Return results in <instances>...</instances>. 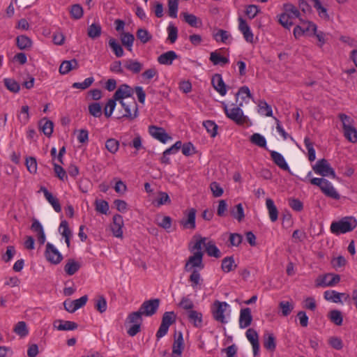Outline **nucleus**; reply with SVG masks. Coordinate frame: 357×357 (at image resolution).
Here are the masks:
<instances>
[{
    "mask_svg": "<svg viewBox=\"0 0 357 357\" xmlns=\"http://www.w3.org/2000/svg\"><path fill=\"white\" fill-rule=\"evenodd\" d=\"M312 172H309L305 178L302 181L306 182L309 180L310 183L313 185L318 186L321 191L327 197L333 198L334 199H339L340 196L339 193L333 186L332 183L324 178H311Z\"/></svg>",
    "mask_w": 357,
    "mask_h": 357,
    "instance_id": "1",
    "label": "nucleus"
},
{
    "mask_svg": "<svg viewBox=\"0 0 357 357\" xmlns=\"http://www.w3.org/2000/svg\"><path fill=\"white\" fill-rule=\"evenodd\" d=\"M204 238L197 239L192 247V250H196L193 255L190 256L185 263L184 269L185 271L189 272L198 268L202 270L204 268L203 256L204 252L202 251V243L204 241Z\"/></svg>",
    "mask_w": 357,
    "mask_h": 357,
    "instance_id": "2",
    "label": "nucleus"
},
{
    "mask_svg": "<svg viewBox=\"0 0 357 357\" xmlns=\"http://www.w3.org/2000/svg\"><path fill=\"white\" fill-rule=\"evenodd\" d=\"M357 225L356 220L353 217H345L331 225V231L335 234H345L352 231Z\"/></svg>",
    "mask_w": 357,
    "mask_h": 357,
    "instance_id": "3",
    "label": "nucleus"
},
{
    "mask_svg": "<svg viewBox=\"0 0 357 357\" xmlns=\"http://www.w3.org/2000/svg\"><path fill=\"white\" fill-rule=\"evenodd\" d=\"M223 105L226 116L233 121L236 124L243 126L247 122L248 117L244 115L243 110L241 109V107L243 105L242 102L240 103L238 106L231 109H229L227 105Z\"/></svg>",
    "mask_w": 357,
    "mask_h": 357,
    "instance_id": "4",
    "label": "nucleus"
},
{
    "mask_svg": "<svg viewBox=\"0 0 357 357\" xmlns=\"http://www.w3.org/2000/svg\"><path fill=\"white\" fill-rule=\"evenodd\" d=\"M142 316V313L138 310L130 313L127 317L126 323L132 324L127 331L130 336L133 337L140 332L141 325L143 321Z\"/></svg>",
    "mask_w": 357,
    "mask_h": 357,
    "instance_id": "5",
    "label": "nucleus"
},
{
    "mask_svg": "<svg viewBox=\"0 0 357 357\" xmlns=\"http://www.w3.org/2000/svg\"><path fill=\"white\" fill-rule=\"evenodd\" d=\"M312 169L315 174L322 177L330 176L332 178H336V174L326 159L322 158L317 161L312 166Z\"/></svg>",
    "mask_w": 357,
    "mask_h": 357,
    "instance_id": "6",
    "label": "nucleus"
},
{
    "mask_svg": "<svg viewBox=\"0 0 357 357\" xmlns=\"http://www.w3.org/2000/svg\"><path fill=\"white\" fill-rule=\"evenodd\" d=\"M228 306L229 305L226 302L215 301L211 306L213 318L221 324L227 323L225 312Z\"/></svg>",
    "mask_w": 357,
    "mask_h": 357,
    "instance_id": "7",
    "label": "nucleus"
},
{
    "mask_svg": "<svg viewBox=\"0 0 357 357\" xmlns=\"http://www.w3.org/2000/svg\"><path fill=\"white\" fill-rule=\"evenodd\" d=\"M160 305V299L154 298L144 301L139 308V311L142 315L151 317L158 310Z\"/></svg>",
    "mask_w": 357,
    "mask_h": 357,
    "instance_id": "8",
    "label": "nucleus"
},
{
    "mask_svg": "<svg viewBox=\"0 0 357 357\" xmlns=\"http://www.w3.org/2000/svg\"><path fill=\"white\" fill-rule=\"evenodd\" d=\"M45 257L46 259L53 264H59L63 257L59 250L50 243L46 244V249L45 251Z\"/></svg>",
    "mask_w": 357,
    "mask_h": 357,
    "instance_id": "9",
    "label": "nucleus"
},
{
    "mask_svg": "<svg viewBox=\"0 0 357 357\" xmlns=\"http://www.w3.org/2000/svg\"><path fill=\"white\" fill-rule=\"evenodd\" d=\"M88 296L84 295L78 299L73 301H66L63 303L64 308L66 311L73 313L79 308L86 305Z\"/></svg>",
    "mask_w": 357,
    "mask_h": 357,
    "instance_id": "10",
    "label": "nucleus"
},
{
    "mask_svg": "<svg viewBox=\"0 0 357 357\" xmlns=\"http://www.w3.org/2000/svg\"><path fill=\"white\" fill-rule=\"evenodd\" d=\"M199 238H204V241L202 243L205 248V251L209 257H213L215 258H220L221 257V252L218 248L215 245V243L212 240H208L206 237L199 236Z\"/></svg>",
    "mask_w": 357,
    "mask_h": 357,
    "instance_id": "11",
    "label": "nucleus"
},
{
    "mask_svg": "<svg viewBox=\"0 0 357 357\" xmlns=\"http://www.w3.org/2000/svg\"><path fill=\"white\" fill-rule=\"evenodd\" d=\"M149 132L153 137L162 143H165L167 141L172 139V137L166 132L165 130L161 127L150 126L149 127Z\"/></svg>",
    "mask_w": 357,
    "mask_h": 357,
    "instance_id": "12",
    "label": "nucleus"
},
{
    "mask_svg": "<svg viewBox=\"0 0 357 357\" xmlns=\"http://www.w3.org/2000/svg\"><path fill=\"white\" fill-rule=\"evenodd\" d=\"M184 349L183 337L181 332L175 333L174 341L172 345V357H182L181 354Z\"/></svg>",
    "mask_w": 357,
    "mask_h": 357,
    "instance_id": "13",
    "label": "nucleus"
},
{
    "mask_svg": "<svg viewBox=\"0 0 357 357\" xmlns=\"http://www.w3.org/2000/svg\"><path fill=\"white\" fill-rule=\"evenodd\" d=\"M246 337L250 341L252 346L253 354L255 356L259 354V335L256 331L253 328H249L247 330Z\"/></svg>",
    "mask_w": 357,
    "mask_h": 357,
    "instance_id": "14",
    "label": "nucleus"
},
{
    "mask_svg": "<svg viewBox=\"0 0 357 357\" xmlns=\"http://www.w3.org/2000/svg\"><path fill=\"white\" fill-rule=\"evenodd\" d=\"M123 226V217L119 214L114 215L113 216V222L111 225V229H112V234L114 236L118 237V238L122 237Z\"/></svg>",
    "mask_w": 357,
    "mask_h": 357,
    "instance_id": "15",
    "label": "nucleus"
},
{
    "mask_svg": "<svg viewBox=\"0 0 357 357\" xmlns=\"http://www.w3.org/2000/svg\"><path fill=\"white\" fill-rule=\"evenodd\" d=\"M187 218H183L180 221V224L185 229H195L196 227L195 218L196 210L193 208L189 209L186 214Z\"/></svg>",
    "mask_w": 357,
    "mask_h": 357,
    "instance_id": "16",
    "label": "nucleus"
},
{
    "mask_svg": "<svg viewBox=\"0 0 357 357\" xmlns=\"http://www.w3.org/2000/svg\"><path fill=\"white\" fill-rule=\"evenodd\" d=\"M252 321V316L251 310L249 307L241 309L239 316V327L241 328H245L248 327Z\"/></svg>",
    "mask_w": 357,
    "mask_h": 357,
    "instance_id": "17",
    "label": "nucleus"
},
{
    "mask_svg": "<svg viewBox=\"0 0 357 357\" xmlns=\"http://www.w3.org/2000/svg\"><path fill=\"white\" fill-rule=\"evenodd\" d=\"M133 89L129 85L123 84L119 86L113 96L117 100H121L126 98L131 97Z\"/></svg>",
    "mask_w": 357,
    "mask_h": 357,
    "instance_id": "18",
    "label": "nucleus"
},
{
    "mask_svg": "<svg viewBox=\"0 0 357 357\" xmlns=\"http://www.w3.org/2000/svg\"><path fill=\"white\" fill-rule=\"evenodd\" d=\"M211 84L213 88L221 95L227 93L226 85L220 74H215L211 79Z\"/></svg>",
    "mask_w": 357,
    "mask_h": 357,
    "instance_id": "19",
    "label": "nucleus"
},
{
    "mask_svg": "<svg viewBox=\"0 0 357 357\" xmlns=\"http://www.w3.org/2000/svg\"><path fill=\"white\" fill-rule=\"evenodd\" d=\"M238 29L240 31L243 33L245 40L247 42L252 43L253 42L254 35L250 26L247 24L246 21L242 17L238 18Z\"/></svg>",
    "mask_w": 357,
    "mask_h": 357,
    "instance_id": "20",
    "label": "nucleus"
},
{
    "mask_svg": "<svg viewBox=\"0 0 357 357\" xmlns=\"http://www.w3.org/2000/svg\"><path fill=\"white\" fill-rule=\"evenodd\" d=\"M31 229L37 234L38 241L40 245H43L45 242L46 237L43 227L37 219H33Z\"/></svg>",
    "mask_w": 357,
    "mask_h": 357,
    "instance_id": "21",
    "label": "nucleus"
},
{
    "mask_svg": "<svg viewBox=\"0 0 357 357\" xmlns=\"http://www.w3.org/2000/svg\"><path fill=\"white\" fill-rule=\"evenodd\" d=\"M40 191L43 192L45 199L52 205L54 211L57 213L61 212V207L58 199L54 197L53 195L44 186L40 187Z\"/></svg>",
    "mask_w": 357,
    "mask_h": 357,
    "instance_id": "22",
    "label": "nucleus"
},
{
    "mask_svg": "<svg viewBox=\"0 0 357 357\" xmlns=\"http://www.w3.org/2000/svg\"><path fill=\"white\" fill-rule=\"evenodd\" d=\"M178 56L174 51L170 50L160 54L158 57L157 61L161 65L170 66L174 60L178 59Z\"/></svg>",
    "mask_w": 357,
    "mask_h": 357,
    "instance_id": "23",
    "label": "nucleus"
},
{
    "mask_svg": "<svg viewBox=\"0 0 357 357\" xmlns=\"http://www.w3.org/2000/svg\"><path fill=\"white\" fill-rule=\"evenodd\" d=\"M188 321L196 328H201L203 323L202 313L197 310H190L187 313Z\"/></svg>",
    "mask_w": 357,
    "mask_h": 357,
    "instance_id": "24",
    "label": "nucleus"
},
{
    "mask_svg": "<svg viewBox=\"0 0 357 357\" xmlns=\"http://www.w3.org/2000/svg\"><path fill=\"white\" fill-rule=\"evenodd\" d=\"M124 67L126 70L133 74L139 73L144 68L142 63L135 59H128L124 62Z\"/></svg>",
    "mask_w": 357,
    "mask_h": 357,
    "instance_id": "25",
    "label": "nucleus"
},
{
    "mask_svg": "<svg viewBox=\"0 0 357 357\" xmlns=\"http://www.w3.org/2000/svg\"><path fill=\"white\" fill-rule=\"evenodd\" d=\"M340 280V275L328 274L323 277L320 281H317V286L332 287L339 282Z\"/></svg>",
    "mask_w": 357,
    "mask_h": 357,
    "instance_id": "26",
    "label": "nucleus"
},
{
    "mask_svg": "<svg viewBox=\"0 0 357 357\" xmlns=\"http://www.w3.org/2000/svg\"><path fill=\"white\" fill-rule=\"evenodd\" d=\"M54 326L59 331H74L78 328V324L74 321L56 320Z\"/></svg>",
    "mask_w": 357,
    "mask_h": 357,
    "instance_id": "27",
    "label": "nucleus"
},
{
    "mask_svg": "<svg viewBox=\"0 0 357 357\" xmlns=\"http://www.w3.org/2000/svg\"><path fill=\"white\" fill-rule=\"evenodd\" d=\"M263 345L264 348L269 351H274L276 348V341L274 335L271 333L266 332L263 336Z\"/></svg>",
    "mask_w": 357,
    "mask_h": 357,
    "instance_id": "28",
    "label": "nucleus"
},
{
    "mask_svg": "<svg viewBox=\"0 0 357 357\" xmlns=\"http://www.w3.org/2000/svg\"><path fill=\"white\" fill-rule=\"evenodd\" d=\"M271 159L273 160V161L274 162V163L276 165H278L280 169H282L283 170H287L289 172L290 171L289 167L282 154H280V153H278L277 151H271Z\"/></svg>",
    "mask_w": 357,
    "mask_h": 357,
    "instance_id": "29",
    "label": "nucleus"
},
{
    "mask_svg": "<svg viewBox=\"0 0 357 357\" xmlns=\"http://www.w3.org/2000/svg\"><path fill=\"white\" fill-rule=\"evenodd\" d=\"M59 231L65 238V241L68 248L70 246V238L72 236V231H70L68 222L66 220H62L59 227Z\"/></svg>",
    "mask_w": 357,
    "mask_h": 357,
    "instance_id": "30",
    "label": "nucleus"
},
{
    "mask_svg": "<svg viewBox=\"0 0 357 357\" xmlns=\"http://www.w3.org/2000/svg\"><path fill=\"white\" fill-rule=\"evenodd\" d=\"M78 62L75 59L70 61H63L59 67V73L61 75H66L73 69L78 68Z\"/></svg>",
    "mask_w": 357,
    "mask_h": 357,
    "instance_id": "31",
    "label": "nucleus"
},
{
    "mask_svg": "<svg viewBox=\"0 0 357 357\" xmlns=\"http://www.w3.org/2000/svg\"><path fill=\"white\" fill-rule=\"evenodd\" d=\"M231 215L241 222L245 218L244 209L241 203H239L230 208Z\"/></svg>",
    "mask_w": 357,
    "mask_h": 357,
    "instance_id": "32",
    "label": "nucleus"
},
{
    "mask_svg": "<svg viewBox=\"0 0 357 357\" xmlns=\"http://www.w3.org/2000/svg\"><path fill=\"white\" fill-rule=\"evenodd\" d=\"M80 267V263L73 259H69L64 266V271L68 275H73L79 271Z\"/></svg>",
    "mask_w": 357,
    "mask_h": 357,
    "instance_id": "33",
    "label": "nucleus"
},
{
    "mask_svg": "<svg viewBox=\"0 0 357 357\" xmlns=\"http://www.w3.org/2000/svg\"><path fill=\"white\" fill-rule=\"evenodd\" d=\"M266 205L271 220L272 222H275L278 218V211L274 204V202L271 198H268L266 201Z\"/></svg>",
    "mask_w": 357,
    "mask_h": 357,
    "instance_id": "34",
    "label": "nucleus"
},
{
    "mask_svg": "<svg viewBox=\"0 0 357 357\" xmlns=\"http://www.w3.org/2000/svg\"><path fill=\"white\" fill-rule=\"evenodd\" d=\"M39 126L44 135L47 137H50L52 135L54 128V124L52 121L44 118L40 121Z\"/></svg>",
    "mask_w": 357,
    "mask_h": 357,
    "instance_id": "35",
    "label": "nucleus"
},
{
    "mask_svg": "<svg viewBox=\"0 0 357 357\" xmlns=\"http://www.w3.org/2000/svg\"><path fill=\"white\" fill-rule=\"evenodd\" d=\"M134 40V35L130 33L123 32L121 34V43L128 51H132Z\"/></svg>",
    "mask_w": 357,
    "mask_h": 357,
    "instance_id": "36",
    "label": "nucleus"
},
{
    "mask_svg": "<svg viewBox=\"0 0 357 357\" xmlns=\"http://www.w3.org/2000/svg\"><path fill=\"white\" fill-rule=\"evenodd\" d=\"M13 332L20 337H24L29 334V328L25 321L17 322L13 328Z\"/></svg>",
    "mask_w": 357,
    "mask_h": 357,
    "instance_id": "37",
    "label": "nucleus"
},
{
    "mask_svg": "<svg viewBox=\"0 0 357 357\" xmlns=\"http://www.w3.org/2000/svg\"><path fill=\"white\" fill-rule=\"evenodd\" d=\"M108 43L116 57L120 58L123 56V49L115 38H111Z\"/></svg>",
    "mask_w": 357,
    "mask_h": 357,
    "instance_id": "38",
    "label": "nucleus"
},
{
    "mask_svg": "<svg viewBox=\"0 0 357 357\" xmlns=\"http://www.w3.org/2000/svg\"><path fill=\"white\" fill-rule=\"evenodd\" d=\"M102 33L101 26L98 23H93L87 29V35L91 39H96L100 36Z\"/></svg>",
    "mask_w": 357,
    "mask_h": 357,
    "instance_id": "39",
    "label": "nucleus"
},
{
    "mask_svg": "<svg viewBox=\"0 0 357 357\" xmlns=\"http://www.w3.org/2000/svg\"><path fill=\"white\" fill-rule=\"evenodd\" d=\"M16 44L19 49L26 50L32 45L31 40L25 35H21L17 37Z\"/></svg>",
    "mask_w": 357,
    "mask_h": 357,
    "instance_id": "40",
    "label": "nucleus"
},
{
    "mask_svg": "<svg viewBox=\"0 0 357 357\" xmlns=\"http://www.w3.org/2000/svg\"><path fill=\"white\" fill-rule=\"evenodd\" d=\"M210 61L213 65H221L223 66L229 63V59L220 55L217 52H213L210 54Z\"/></svg>",
    "mask_w": 357,
    "mask_h": 357,
    "instance_id": "41",
    "label": "nucleus"
},
{
    "mask_svg": "<svg viewBox=\"0 0 357 357\" xmlns=\"http://www.w3.org/2000/svg\"><path fill=\"white\" fill-rule=\"evenodd\" d=\"M258 112L261 115L272 116L273 111L271 107L264 100H259L258 103Z\"/></svg>",
    "mask_w": 357,
    "mask_h": 357,
    "instance_id": "42",
    "label": "nucleus"
},
{
    "mask_svg": "<svg viewBox=\"0 0 357 357\" xmlns=\"http://www.w3.org/2000/svg\"><path fill=\"white\" fill-rule=\"evenodd\" d=\"M203 126L211 137H215L217 135L218 126L213 121L207 120L204 121Z\"/></svg>",
    "mask_w": 357,
    "mask_h": 357,
    "instance_id": "43",
    "label": "nucleus"
},
{
    "mask_svg": "<svg viewBox=\"0 0 357 357\" xmlns=\"http://www.w3.org/2000/svg\"><path fill=\"white\" fill-rule=\"evenodd\" d=\"M250 141L255 145L266 149V140L265 137L259 133H254L251 135Z\"/></svg>",
    "mask_w": 357,
    "mask_h": 357,
    "instance_id": "44",
    "label": "nucleus"
},
{
    "mask_svg": "<svg viewBox=\"0 0 357 357\" xmlns=\"http://www.w3.org/2000/svg\"><path fill=\"white\" fill-rule=\"evenodd\" d=\"M344 136L345 138L351 143L357 142V130L354 126L343 130Z\"/></svg>",
    "mask_w": 357,
    "mask_h": 357,
    "instance_id": "45",
    "label": "nucleus"
},
{
    "mask_svg": "<svg viewBox=\"0 0 357 357\" xmlns=\"http://www.w3.org/2000/svg\"><path fill=\"white\" fill-rule=\"evenodd\" d=\"M25 165L29 172L31 174L37 173V161L34 157H26L25 158Z\"/></svg>",
    "mask_w": 357,
    "mask_h": 357,
    "instance_id": "46",
    "label": "nucleus"
},
{
    "mask_svg": "<svg viewBox=\"0 0 357 357\" xmlns=\"http://www.w3.org/2000/svg\"><path fill=\"white\" fill-rule=\"evenodd\" d=\"M137 38L143 43H147L152 39L151 34L145 29L140 28L137 31Z\"/></svg>",
    "mask_w": 357,
    "mask_h": 357,
    "instance_id": "47",
    "label": "nucleus"
},
{
    "mask_svg": "<svg viewBox=\"0 0 357 357\" xmlns=\"http://www.w3.org/2000/svg\"><path fill=\"white\" fill-rule=\"evenodd\" d=\"M189 281L191 282V286L193 289H196L198 285L201 284L202 280L198 270L193 269L192 271V273L189 277Z\"/></svg>",
    "mask_w": 357,
    "mask_h": 357,
    "instance_id": "48",
    "label": "nucleus"
},
{
    "mask_svg": "<svg viewBox=\"0 0 357 357\" xmlns=\"http://www.w3.org/2000/svg\"><path fill=\"white\" fill-rule=\"evenodd\" d=\"M105 148L109 153L114 154L119 149V142L114 138H109L105 142Z\"/></svg>",
    "mask_w": 357,
    "mask_h": 357,
    "instance_id": "49",
    "label": "nucleus"
},
{
    "mask_svg": "<svg viewBox=\"0 0 357 357\" xmlns=\"http://www.w3.org/2000/svg\"><path fill=\"white\" fill-rule=\"evenodd\" d=\"M329 318L331 321L337 326H341L342 324L343 317L340 310H331L329 313Z\"/></svg>",
    "mask_w": 357,
    "mask_h": 357,
    "instance_id": "50",
    "label": "nucleus"
},
{
    "mask_svg": "<svg viewBox=\"0 0 357 357\" xmlns=\"http://www.w3.org/2000/svg\"><path fill=\"white\" fill-rule=\"evenodd\" d=\"M304 144L308 152V160L312 162L316 158L315 150L313 146V143L308 137L304 139Z\"/></svg>",
    "mask_w": 357,
    "mask_h": 357,
    "instance_id": "51",
    "label": "nucleus"
},
{
    "mask_svg": "<svg viewBox=\"0 0 357 357\" xmlns=\"http://www.w3.org/2000/svg\"><path fill=\"white\" fill-rule=\"evenodd\" d=\"M176 316L175 313L172 312H166L163 314L161 324L167 326H170L176 321Z\"/></svg>",
    "mask_w": 357,
    "mask_h": 357,
    "instance_id": "52",
    "label": "nucleus"
},
{
    "mask_svg": "<svg viewBox=\"0 0 357 357\" xmlns=\"http://www.w3.org/2000/svg\"><path fill=\"white\" fill-rule=\"evenodd\" d=\"M344 294L338 293L335 291H326L324 292V298L327 301H332L334 303L340 302L341 296Z\"/></svg>",
    "mask_w": 357,
    "mask_h": 357,
    "instance_id": "53",
    "label": "nucleus"
},
{
    "mask_svg": "<svg viewBox=\"0 0 357 357\" xmlns=\"http://www.w3.org/2000/svg\"><path fill=\"white\" fill-rule=\"evenodd\" d=\"M234 259L233 257H227L222 261L221 268L225 273H229L233 270Z\"/></svg>",
    "mask_w": 357,
    "mask_h": 357,
    "instance_id": "54",
    "label": "nucleus"
},
{
    "mask_svg": "<svg viewBox=\"0 0 357 357\" xmlns=\"http://www.w3.org/2000/svg\"><path fill=\"white\" fill-rule=\"evenodd\" d=\"M3 82L6 87L12 92L17 93L20 89V84L13 79L6 78Z\"/></svg>",
    "mask_w": 357,
    "mask_h": 357,
    "instance_id": "55",
    "label": "nucleus"
},
{
    "mask_svg": "<svg viewBox=\"0 0 357 357\" xmlns=\"http://www.w3.org/2000/svg\"><path fill=\"white\" fill-rule=\"evenodd\" d=\"M338 117L342 123L343 130H344L346 128H349L354 126V120L352 118H351L349 116H348L345 114L341 113L338 115Z\"/></svg>",
    "mask_w": 357,
    "mask_h": 357,
    "instance_id": "56",
    "label": "nucleus"
},
{
    "mask_svg": "<svg viewBox=\"0 0 357 357\" xmlns=\"http://www.w3.org/2000/svg\"><path fill=\"white\" fill-rule=\"evenodd\" d=\"M117 100L115 98H112L108 100L105 107L104 108V114L107 118H109L112 116L113 111L116 107V101Z\"/></svg>",
    "mask_w": 357,
    "mask_h": 357,
    "instance_id": "57",
    "label": "nucleus"
},
{
    "mask_svg": "<svg viewBox=\"0 0 357 357\" xmlns=\"http://www.w3.org/2000/svg\"><path fill=\"white\" fill-rule=\"evenodd\" d=\"M279 307L282 310V314L284 317H287L294 309V304L289 301H281L279 303Z\"/></svg>",
    "mask_w": 357,
    "mask_h": 357,
    "instance_id": "58",
    "label": "nucleus"
},
{
    "mask_svg": "<svg viewBox=\"0 0 357 357\" xmlns=\"http://www.w3.org/2000/svg\"><path fill=\"white\" fill-rule=\"evenodd\" d=\"M89 112L94 117H100L102 115V107L99 102H93L89 105Z\"/></svg>",
    "mask_w": 357,
    "mask_h": 357,
    "instance_id": "59",
    "label": "nucleus"
},
{
    "mask_svg": "<svg viewBox=\"0 0 357 357\" xmlns=\"http://www.w3.org/2000/svg\"><path fill=\"white\" fill-rule=\"evenodd\" d=\"M178 0H168V15L172 18L177 17Z\"/></svg>",
    "mask_w": 357,
    "mask_h": 357,
    "instance_id": "60",
    "label": "nucleus"
},
{
    "mask_svg": "<svg viewBox=\"0 0 357 357\" xmlns=\"http://www.w3.org/2000/svg\"><path fill=\"white\" fill-rule=\"evenodd\" d=\"M183 15L185 22L190 26L192 27H198V23L199 22L201 24V22L195 15L187 13H183Z\"/></svg>",
    "mask_w": 357,
    "mask_h": 357,
    "instance_id": "61",
    "label": "nucleus"
},
{
    "mask_svg": "<svg viewBox=\"0 0 357 357\" xmlns=\"http://www.w3.org/2000/svg\"><path fill=\"white\" fill-rule=\"evenodd\" d=\"M284 7L286 12L285 13L289 15V18L299 17L300 12L296 7L290 3L284 4Z\"/></svg>",
    "mask_w": 357,
    "mask_h": 357,
    "instance_id": "62",
    "label": "nucleus"
},
{
    "mask_svg": "<svg viewBox=\"0 0 357 357\" xmlns=\"http://www.w3.org/2000/svg\"><path fill=\"white\" fill-rule=\"evenodd\" d=\"M168 40L171 43H174L178 38V29L172 24L167 26Z\"/></svg>",
    "mask_w": 357,
    "mask_h": 357,
    "instance_id": "63",
    "label": "nucleus"
},
{
    "mask_svg": "<svg viewBox=\"0 0 357 357\" xmlns=\"http://www.w3.org/2000/svg\"><path fill=\"white\" fill-rule=\"evenodd\" d=\"M71 17L75 20H79L83 16V8L79 4H74L70 9Z\"/></svg>",
    "mask_w": 357,
    "mask_h": 357,
    "instance_id": "64",
    "label": "nucleus"
}]
</instances>
